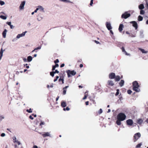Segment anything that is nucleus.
I'll list each match as a JSON object with an SVG mask.
<instances>
[{"mask_svg":"<svg viewBox=\"0 0 148 148\" xmlns=\"http://www.w3.org/2000/svg\"><path fill=\"white\" fill-rule=\"evenodd\" d=\"M133 90L136 92H139L140 91V89L139 88L140 87L138 83L136 81H135L133 82Z\"/></svg>","mask_w":148,"mask_h":148,"instance_id":"1","label":"nucleus"},{"mask_svg":"<svg viewBox=\"0 0 148 148\" xmlns=\"http://www.w3.org/2000/svg\"><path fill=\"white\" fill-rule=\"evenodd\" d=\"M126 118V116L123 113H120L117 115V119H120L121 121H123Z\"/></svg>","mask_w":148,"mask_h":148,"instance_id":"2","label":"nucleus"},{"mask_svg":"<svg viewBox=\"0 0 148 148\" xmlns=\"http://www.w3.org/2000/svg\"><path fill=\"white\" fill-rule=\"evenodd\" d=\"M66 72L67 73L68 77H69L71 76V75L73 76L75 75L76 73V72L74 70L71 71L70 70H68L66 71Z\"/></svg>","mask_w":148,"mask_h":148,"instance_id":"3","label":"nucleus"},{"mask_svg":"<svg viewBox=\"0 0 148 148\" xmlns=\"http://www.w3.org/2000/svg\"><path fill=\"white\" fill-rule=\"evenodd\" d=\"M131 14L130 13H128L127 12H126L122 14L121 15V17L122 18L127 19L129 17H130Z\"/></svg>","mask_w":148,"mask_h":148,"instance_id":"4","label":"nucleus"},{"mask_svg":"<svg viewBox=\"0 0 148 148\" xmlns=\"http://www.w3.org/2000/svg\"><path fill=\"white\" fill-rule=\"evenodd\" d=\"M25 1H23L21 2L20 5L19 6V9L21 10H23L24 9V6L25 5Z\"/></svg>","mask_w":148,"mask_h":148,"instance_id":"5","label":"nucleus"},{"mask_svg":"<svg viewBox=\"0 0 148 148\" xmlns=\"http://www.w3.org/2000/svg\"><path fill=\"white\" fill-rule=\"evenodd\" d=\"M130 23L132 24V26L134 27L136 29L138 28V24L137 23L134 21H132L130 22Z\"/></svg>","mask_w":148,"mask_h":148,"instance_id":"6","label":"nucleus"},{"mask_svg":"<svg viewBox=\"0 0 148 148\" xmlns=\"http://www.w3.org/2000/svg\"><path fill=\"white\" fill-rule=\"evenodd\" d=\"M140 136L141 134L140 133H137L135 134L134 137L136 140L134 141H136V140H137Z\"/></svg>","mask_w":148,"mask_h":148,"instance_id":"7","label":"nucleus"},{"mask_svg":"<svg viewBox=\"0 0 148 148\" xmlns=\"http://www.w3.org/2000/svg\"><path fill=\"white\" fill-rule=\"evenodd\" d=\"M106 27L108 30H110L112 29L111 23L109 22H107L106 23Z\"/></svg>","mask_w":148,"mask_h":148,"instance_id":"8","label":"nucleus"},{"mask_svg":"<svg viewBox=\"0 0 148 148\" xmlns=\"http://www.w3.org/2000/svg\"><path fill=\"white\" fill-rule=\"evenodd\" d=\"M40 133L42 134V136L44 137H45L47 136H49L50 137H51L50 132H44L43 134H42L41 133Z\"/></svg>","mask_w":148,"mask_h":148,"instance_id":"9","label":"nucleus"},{"mask_svg":"<svg viewBox=\"0 0 148 148\" xmlns=\"http://www.w3.org/2000/svg\"><path fill=\"white\" fill-rule=\"evenodd\" d=\"M126 123L127 125H132L133 123V121L132 120L129 119L126 121Z\"/></svg>","mask_w":148,"mask_h":148,"instance_id":"10","label":"nucleus"},{"mask_svg":"<svg viewBox=\"0 0 148 148\" xmlns=\"http://www.w3.org/2000/svg\"><path fill=\"white\" fill-rule=\"evenodd\" d=\"M115 76V73H110L109 75V77L110 79H114Z\"/></svg>","mask_w":148,"mask_h":148,"instance_id":"11","label":"nucleus"},{"mask_svg":"<svg viewBox=\"0 0 148 148\" xmlns=\"http://www.w3.org/2000/svg\"><path fill=\"white\" fill-rule=\"evenodd\" d=\"M13 139L14 143H17L18 145V141L17 140L15 136L13 137Z\"/></svg>","mask_w":148,"mask_h":148,"instance_id":"12","label":"nucleus"},{"mask_svg":"<svg viewBox=\"0 0 148 148\" xmlns=\"http://www.w3.org/2000/svg\"><path fill=\"white\" fill-rule=\"evenodd\" d=\"M108 85L109 86H112L114 84V83L113 81L111 80H109L108 81Z\"/></svg>","mask_w":148,"mask_h":148,"instance_id":"13","label":"nucleus"},{"mask_svg":"<svg viewBox=\"0 0 148 148\" xmlns=\"http://www.w3.org/2000/svg\"><path fill=\"white\" fill-rule=\"evenodd\" d=\"M7 30L6 29H4V31L2 33L3 36V38H6V33H7Z\"/></svg>","mask_w":148,"mask_h":148,"instance_id":"14","label":"nucleus"},{"mask_svg":"<svg viewBox=\"0 0 148 148\" xmlns=\"http://www.w3.org/2000/svg\"><path fill=\"white\" fill-rule=\"evenodd\" d=\"M38 8L39 9V10L40 12H45V11L44 10V8L41 6L39 5L38 6Z\"/></svg>","mask_w":148,"mask_h":148,"instance_id":"15","label":"nucleus"},{"mask_svg":"<svg viewBox=\"0 0 148 148\" xmlns=\"http://www.w3.org/2000/svg\"><path fill=\"white\" fill-rule=\"evenodd\" d=\"M61 106L63 108L65 107L66 106V102L64 101H62L61 103Z\"/></svg>","mask_w":148,"mask_h":148,"instance_id":"16","label":"nucleus"},{"mask_svg":"<svg viewBox=\"0 0 148 148\" xmlns=\"http://www.w3.org/2000/svg\"><path fill=\"white\" fill-rule=\"evenodd\" d=\"M123 24H120L119 25V30L120 32H121L123 30Z\"/></svg>","mask_w":148,"mask_h":148,"instance_id":"17","label":"nucleus"},{"mask_svg":"<svg viewBox=\"0 0 148 148\" xmlns=\"http://www.w3.org/2000/svg\"><path fill=\"white\" fill-rule=\"evenodd\" d=\"M138 49L140 50L143 53H147V51H145L144 49L139 48Z\"/></svg>","mask_w":148,"mask_h":148,"instance_id":"18","label":"nucleus"},{"mask_svg":"<svg viewBox=\"0 0 148 148\" xmlns=\"http://www.w3.org/2000/svg\"><path fill=\"white\" fill-rule=\"evenodd\" d=\"M27 32V31H25L24 32H23L22 34H19V38L24 36L25 35V34Z\"/></svg>","mask_w":148,"mask_h":148,"instance_id":"19","label":"nucleus"},{"mask_svg":"<svg viewBox=\"0 0 148 148\" xmlns=\"http://www.w3.org/2000/svg\"><path fill=\"white\" fill-rule=\"evenodd\" d=\"M121 49L122 50V52L124 53L126 55H129V54L127 53L125 51V50L123 47H122L121 48Z\"/></svg>","mask_w":148,"mask_h":148,"instance_id":"20","label":"nucleus"},{"mask_svg":"<svg viewBox=\"0 0 148 148\" xmlns=\"http://www.w3.org/2000/svg\"><path fill=\"white\" fill-rule=\"evenodd\" d=\"M143 122V120L142 119H139L137 121V123L139 124H141Z\"/></svg>","mask_w":148,"mask_h":148,"instance_id":"21","label":"nucleus"},{"mask_svg":"<svg viewBox=\"0 0 148 148\" xmlns=\"http://www.w3.org/2000/svg\"><path fill=\"white\" fill-rule=\"evenodd\" d=\"M140 37L141 38H144V35L143 34V31H140Z\"/></svg>","mask_w":148,"mask_h":148,"instance_id":"22","label":"nucleus"},{"mask_svg":"<svg viewBox=\"0 0 148 148\" xmlns=\"http://www.w3.org/2000/svg\"><path fill=\"white\" fill-rule=\"evenodd\" d=\"M138 8L140 10H142L144 8V6L143 4H141L139 5Z\"/></svg>","mask_w":148,"mask_h":148,"instance_id":"23","label":"nucleus"},{"mask_svg":"<svg viewBox=\"0 0 148 148\" xmlns=\"http://www.w3.org/2000/svg\"><path fill=\"white\" fill-rule=\"evenodd\" d=\"M114 78L115 79V81L116 82L119 81L120 79V76L118 75L115 76Z\"/></svg>","mask_w":148,"mask_h":148,"instance_id":"24","label":"nucleus"},{"mask_svg":"<svg viewBox=\"0 0 148 148\" xmlns=\"http://www.w3.org/2000/svg\"><path fill=\"white\" fill-rule=\"evenodd\" d=\"M4 50H3L2 48H1V49L0 52V60H1V59L2 57L3 56V52Z\"/></svg>","mask_w":148,"mask_h":148,"instance_id":"25","label":"nucleus"},{"mask_svg":"<svg viewBox=\"0 0 148 148\" xmlns=\"http://www.w3.org/2000/svg\"><path fill=\"white\" fill-rule=\"evenodd\" d=\"M32 57L31 56H29L27 57V61L28 62H30L32 60Z\"/></svg>","mask_w":148,"mask_h":148,"instance_id":"26","label":"nucleus"},{"mask_svg":"<svg viewBox=\"0 0 148 148\" xmlns=\"http://www.w3.org/2000/svg\"><path fill=\"white\" fill-rule=\"evenodd\" d=\"M121 121H122L121 120H120V119H117L116 122V124L118 125H120L121 124Z\"/></svg>","mask_w":148,"mask_h":148,"instance_id":"27","label":"nucleus"},{"mask_svg":"<svg viewBox=\"0 0 148 148\" xmlns=\"http://www.w3.org/2000/svg\"><path fill=\"white\" fill-rule=\"evenodd\" d=\"M124 81L123 80H121L120 82L119 83V85L121 87L123 86L124 84Z\"/></svg>","mask_w":148,"mask_h":148,"instance_id":"28","label":"nucleus"},{"mask_svg":"<svg viewBox=\"0 0 148 148\" xmlns=\"http://www.w3.org/2000/svg\"><path fill=\"white\" fill-rule=\"evenodd\" d=\"M60 1H62L63 2H66V3H73L72 2H71L69 0H59Z\"/></svg>","mask_w":148,"mask_h":148,"instance_id":"29","label":"nucleus"},{"mask_svg":"<svg viewBox=\"0 0 148 148\" xmlns=\"http://www.w3.org/2000/svg\"><path fill=\"white\" fill-rule=\"evenodd\" d=\"M18 34L16 38H15L13 39L12 40V41L14 42H16V41L18 39Z\"/></svg>","mask_w":148,"mask_h":148,"instance_id":"30","label":"nucleus"},{"mask_svg":"<svg viewBox=\"0 0 148 148\" xmlns=\"http://www.w3.org/2000/svg\"><path fill=\"white\" fill-rule=\"evenodd\" d=\"M143 17L139 15L138 17V20L139 21H142L143 20Z\"/></svg>","mask_w":148,"mask_h":148,"instance_id":"31","label":"nucleus"},{"mask_svg":"<svg viewBox=\"0 0 148 148\" xmlns=\"http://www.w3.org/2000/svg\"><path fill=\"white\" fill-rule=\"evenodd\" d=\"M0 18L3 19L5 20L7 19V17L6 16L1 15L0 16Z\"/></svg>","mask_w":148,"mask_h":148,"instance_id":"32","label":"nucleus"},{"mask_svg":"<svg viewBox=\"0 0 148 148\" xmlns=\"http://www.w3.org/2000/svg\"><path fill=\"white\" fill-rule=\"evenodd\" d=\"M140 14L141 15H143L145 14V11L142 10H140Z\"/></svg>","mask_w":148,"mask_h":148,"instance_id":"33","label":"nucleus"},{"mask_svg":"<svg viewBox=\"0 0 148 148\" xmlns=\"http://www.w3.org/2000/svg\"><path fill=\"white\" fill-rule=\"evenodd\" d=\"M4 118V117L3 115H0V122Z\"/></svg>","mask_w":148,"mask_h":148,"instance_id":"34","label":"nucleus"},{"mask_svg":"<svg viewBox=\"0 0 148 148\" xmlns=\"http://www.w3.org/2000/svg\"><path fill=\"white\" fill-rule=\"evenodd\" d=\"M5 4V3L4 1L0 0V4L1 5H4Z\"/></svg>","mask_w":148,"mask_h":148,"instance_id":"35","label":"nucleus"},{"mask_svg":"<svg viewBox=\"0 0 148 148\" xmlns=\"http://www.w3.org/2000/svg\"><path fill=\"white\" fill-rule=\"evenodd\" d=\"M26 111L29 113H31L32 112V110L31 108H30L29 109H27Z\"/></svg>","mask_w":148,"mask_h":148,"instance_id":"36","label":"nucleus"},{"mask_svg":"<svg viewBox=\"0 0 148 148\" xmlns=\"http://www.w3.org/2000/svg\"><path fill=\"white\" fill-rule=\"evenodd\" d=\"M142 145V143H140L139 144H138V145H136V148L140 147H141V146Z\"/></svg>","mask_w":148,"mask_h":148,"instance_id":"37","label":"nucleus"},{"mask_svg":"<svg viewBox=\"0 0 148 148\" xmlns=\"http://www.w3.org/2000/svg\"><path fill=\"white\" fill-rule=\"evenodd\" d=\"M63 94L64 95H65L66 93V89H65V88H63Z\"/></svg>","mask_w":148,"mask_h":148,"instance_id":"38","label":"nucleus"},{"mask_svg":"<svg viewBox=\"0 0 148 148\" xmlns=\"http://www.w3.org/2000/svg\"><path fill=\"white\" fill-rule=\"evenodd\" d=\"M103 112V110L102 109L100 108L98 111V113L99 114H101Z\"/></svg>","mask_w":148,"mask_h":148,"instance_id":"39","label":"nucleus"},{"mask_svg":"<svg viewBox=\"0 0 148 148\" xmlns=\"http://www.w3.org/2000/svg\"><path fill=\"white\" fill-rule=\"evenodd\" d=\"M41 48V46H40L39 47L36 48L35 49V50H37L38 49H40Z\"/></svg>","mask_w":148,"mask_h":148,"instance_id":"40","label":"nucleus"},{"mask_svg":"<svg viewBox=\"0 0 148 148\" xmlns=\"http://www.w3.org/2000/svg\"><path fill=\"white\" fill-rule=\"evenodd\" d=\"M54 73L53 71L50 72V75L53 77L54 76Z\"/></svg>","mask_w":148,"mask_h":148,"instance_id":"41","label":"nucleus"},{"mask_svg":"<svg viewBox=\"0 0 148 148\" xmlns=\"http://www.w3.org/2000/svg\"><path fill=\"white\" fill-rule=\"evenodd\" d=\"M119 90L118 89H117L116 90V92L115 94L116 96L118 95L119 94Z\"/></svg>","mask_w":148,"mask_h":148,"instance_id":"42","label":"nucleus"},{"mask_svg":"<svg viewBox=\"0 0 148 148\" xmlns=\"http://www.w3.org/2000/svg\"><path fill=\"white\" fill-rule=\"evenodd\" d=\"M59 77L58 76H56V79H54V82H55L58 80V79L59 78Z\"/></svg>","mask_w":148,"mask_h":148,"instance_id":"43","label":"nucleus"},{"mask_svg":"<svg viewBox=\"0 0 148 148\" xmlns=\"http://www.w3.org/2000/svg\"><path fill=\"white\" fill-rule=\"evenodd\" d=\"M60 81H61L62 82V83L64 84V79H63L60 78L59 79Z\"/></svg>","mask_w":148,"mask_h":148,"instance_id":"44","label":"nucleus"},{"mask_svg":"<svg viewBox=\"0 0 148 148\" xmlns=\"http://www.w3.org/2000/svg\"><path fill=\"white\" fill-rule=\"evenodd\" d=\"M42 18H43L42 17H40L38 18H37V19L38 21H40V20H41L42 19Z\"/></svg>","mask_w":148,"mask_h":148,"instance_id":"45","label":"nucleus"},{"mask_svg":"<svg viewBox=\"0 0 148 148\" xmlns=\"http://www.w3.org/2000/svg\"><path fill=\"white\" fill-rule=\"evenodd\" d=\"M127 92L128 94H130L132 92V91L130 90H127Z\"/></svg>","mask_w":148,"mask_h":148,"instance_id":"46","label":"nucleus"},{"mask_svg":"<svg viewBox=\"0 0 148 148\" xmlns=\"http://www.w3.org/2000/svg\"><path fill=\"white\" fill-rule=\"evenodd\" d=\"M53 72L54 74L56 73H59V71L57 70H56L55 71H53Z\"/></svg>","mask_w":148,"mask_h":148,"instance_id":"47","label":"nucleus"},{"mask_svg":"<svg viewBox=\"0 0 148 148\" xmlns=\"http://www.w3.org/2000/svg\"><path fill=\"white\" fill-rule=\"evenodd\" d=\"M93 0H91L90 5V6H92L93 4Z\"/></svg>","mask_w":148,"mask_h":148,"instance_id":"48","label":"nucleus"},{"mask_svg":"<svg viewBox=\"0 0 148 148\" xmlns=\"http://www.w3.org/2000/svg\"><path fill=\"white\" fill-rule=\"evenodd\" d=\"M87 95H85L84 96V97L82 99L83 100H84L86 99L87 97Z\"/></svg>","mask_w":148,"mask_h":148,"instance_id":"49","label":"nucleus"},{"mask_svg":"<svg viewBox=\"0 0 148 148\" xmlns=\"http://www.w3.org/2000/svg\"><path fill=\"white\" fill-rule=\"evenodd\" d=\"M17 143H14V145H13L14 146L15 148H18V145L16 144Z\"/></svg>","mask_w":148,"mask_h":148,"instance_id":"50","label":"nucleus"},{"mask_svg":"<svg viewBox=\"0 0 148 148\" xmlns=\"http://www.w3.org/2000/svg\"><path fill=\"white\" fill-rule=\"evenodd\" d=\"M45 124V123L44 122H42L41 121V123L40 124V125H43Z\"/></svg>","mask_w":148,"mask_h":148,"instance_id":"51","label":"nucleus"},{"mask_svg":"<svg viewBox=\"0 0 148 148\" xmlns=\"http://www.w3.org/2000/svg\"><path fill=\"white\" fill-rule=\"evenodd\" d=\"M5 134L4 133H2L1 134V136L2 137L5 136Z\"/></svg>","mask_w":148,"mask_h":148,"instance_id":"52","label":"nucleus"},{"mask_svg":"<svg viewBox=\"0 0 148 148\" xmlns=\"http://www.w3.org/2000/svg\"><path fill=\"white\" fill-rule=\"evenodd\" d=\"M6 23L10 26L11 25V23L10 22H7Z\"/></svg>","mask_w":148,"mask_h":148,"instance_id":"53","label":"nucleus"},{"mask_svg":"<svg viewBox=\"0 0 148 148\" xmlns=\"http://www.w3.org/2000/svg\"><path fill=\"white\" fill-rule=\"evenodd\" d=\"M28 64H24V66H26V67L28 69L29 68V66H28Z\"/></svg>","mask_w":148,"mask_h":148,"instance_id":"54","label":"nucleus"},{"mask_svg":"<svg viewBox=\"0 0 148 148\" xmlns=\"http://www.w3.org/2000/svg\"><path fill=\"white\" fill-rule=\"evenodd\" d=\"M56 68V67L54 66V65H53L52 66V70L53 71H54V70H55Z\"/></svg>","mask_w":148,"mask_h":148,"instance_id":"55","label":"nucleus"},{"mask_svg":"<svg viewBox=\"0 0 148 148\" xmlns=\"http://www.w3.org/2000/svg\"><path fill=\"white\" fill-rule=\"evenodd\" d=\"M59 62V60L58 59H57L56 60L54 61V62L55 63H58Z\"/></svg>","mask_w":148,"mask_h":148,"instance_id":"56","label":"nucleus"},{"mask_svg":"<svg viewBox=\"0 0 148 148\" xmlns=\"http://www.w3.org/2000/svg\"><path fill=\"white\" fill-rule=\"evenodd\" d=\"M39 10V9L38 8V7L36 8V9L35 10V11H34V12H35V13H36L37 12V11L38 10Z\"/></svg>","mask_w":148,"mask_h":148,"instance_id":"57","label":"nucleus"},{"mask_svg":"<svg viewBox=\"0 0 148 148\" xmlns=\"http://www.w3.org/2000/svg\"><path fill=\"white\" fill-rule=\"evenodd\" d=\"M131 36L132 37H135L136 36V35L135 34L134 35V34H131Z\"/></svg>","mask_w":148,"mask_h":148,"instance_id":"58","label":"nucleus"},{"mask_svg":"<svg viewBox=\"0 0 148 148\" xmlns=\"http://www.w3.org/2000/svg\"><path fill=\"white\" fill-rule=\"evenodd\" d=\"M23 60L24 62H27V59H26V58H23Z\"/></svg>","mask_w":148,"mask_h":148,"instance_id":"59","label":"nucleus"},{"mask_svg":"<svg viewBox=\"0 0 148 148\" xmlns=\"http://www.w3.org/2000/svg\"><path fill=\"white\" fill-rule=\"evenodd\" d=\"M10 28L11 29H13V28H14V26H13V25H11L10 26Z\"/></svg>","mask_w":148,"mask_h":148,"instance_id":"60","label":"nucleus"},{"mask_svg":"<svg viewBox=\"0 0 148 148\" xmlns=\"http://www.w3.org/2000/svg\"><path fill=\"white\" fill-rule=\"evenodd\" d=\"M64 66V64L63 63L61 64V65H60V66L61 68L63 67Z\"/></svg>","mask_w":148,"mask_h":148,"instance_id":"61","label":"nucleus"},{"mask_svg":"<svg viewBox=\"0 0 148 148\" xmlns=\"http://www.w3.org/2000/svg\"><path fill=\"white\" fill-rule=\"evenodd\" d=\"M29 118L30 119H31L32 120H33V119H34V118L33 117H32V116L31 115H30L29 116Z\"/></svg>","mask_w":148,"mask_h":148,"instance_id":"62","label":"nucleus"},{"mask_svg":"<svg viewBox=\"0 0 148 148\" xmlns=\"http://www.w3.org/2000/svg\"><path fill=\"white\" fill-rule=\"evenodd\" d=\"M66 110L69 111L70 110V108L68 107H67L66 108Z\"/></svg>","mask_w":148,"mask_h":148,"instance_id":"63","label":"nucleus"},{"mask_svg":"<svg viewBox=\"0 0 148 148\" xmlns=\"http://www.w3.org/2000/svg\"><path fill=\"white\" fill-rule=\"evenodd\" d=\"M32 148H38V147L37 146L34 145Z\"/></svg>","mask_w":148,"mask_h":148,"instance_id":"64","label":"nucleus"}]
</instances>
